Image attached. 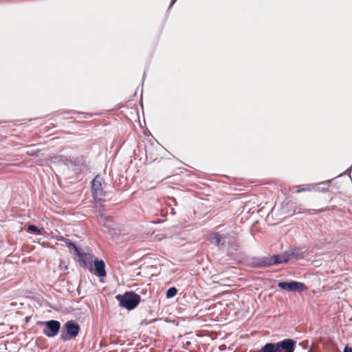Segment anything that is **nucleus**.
Segmentation results:
<instances>
[{"instance_id": "1", "label": "nucleus", "mask_w": 352, "mask_h": 352, "mask_svg": "<svg viewBox=\"0 0 352 352\" xmlns=\"http://www.w3.org/2000/svg\"><path fill=\"white\" fill-rule=\"evenodd\" d=\"M295 342L285 339L277 343H267L263 346L262 352H294Z\"/></svg>"}, {"instance_id": "2", "label": "nucleus", "mask_w": 352, "mask_h": 352, "mask_svg": "<svg viewBox=\"0 0 352 352\" xmlns=\"http://www.w3.org/2000/svg\"><path fill=\"white\" fill-rule=\"evenodd\" d=\"M120 307L128 310L133 309L138 306L140 301V296L134 292H126L123 295L119 294L116 296Z\"/></svg>"}, {"instance_id": "3", "label": "nucleus", "mask_w": 352, "mask_h": 352, "mask_svg": "<svg viewBox=\"0 0 352 352\" xmlns=\"http://www.w3.org/2000/svg\"><path fill=\"white\" fill-rule=\"evenodd\" d=\"M92 194L96 201H100L104 195L102 189V179L97 175L92 181Z\"/></svg>"}, {"instance_id": "4", "label": "nucleus", "mask_w": 352, "mask_h": 352, "mask_svg": "<svg viewBox=\"0 0 352 352\" xmlns=\"http://www.w3.org/2000/svg\"><path fill=\"white\" fill-rule=\"evenodd\" d=\"M278 286L284 290L289 292H301L307 290V286L300 282L291 281V282H280Z\"/></svg>"}, {"instance_id": "5", "label": "nucleus", "mask_w": 352, "mask_h": 352, "mask_svg": "<svg viewBox=\"0 0 352 352\" xmlns=\"http://www.w3.org/2000/svg\"><path fill=\"white\" fill-rule=\"evenodd\" d=\"M41 324H44L46 328L43 329V333L47 337H54L60 330V324L57 320H49L42 322Z\"/></svg>"}, {"instance_id": "6", "label": "nucleus", "mask_w": 352, "mask_h": 352, "mask_svg": "<svg viewBox=\"0 0 352 352\" xmlns=\"http://www.w3.org/2000/svg\"><path fill=\"white\" fill-rule=\"evenodd\" d=\"M289 260V256L286 254L274 255L270 257H265L262 258L261 265L262 266H270L272 265H276L283 263H286Z\"/></svg>"}, {"instance_id": "7", "label": "nucleus", "mask_w": 352, "mask_h": 352, "mask_svg": "<svg viewBox=\"0 0 352 352\" xmlns=\"http://www.w3.org/2000/svg\"><path fill=\"white\" fill-rule=\"evenodd\" d=\"M65 328L67 333L73 338L77 336L80 331L79 325L72 320L68 321L65 324Z\"/></svg>"}, {"instance_id": "8", "label": "nucleus", "mask_w": 352, "mask_h": 352, "mask_svg": "<svg viewBox=\"0 0 352 352\" xmlns=\"http://www.w3.org/2000/svg\"><path fill=\"white\" fill-rule=\"evenodd\" d=\"M95 272L94 274L99 277H104L107 274L105 271V264L103 261L94 259V261Z\"/></svg>"}, {"instance_id": "9", "label": "nucleus", "mask_w": 352, "mask_h": 352, "mask_svg": "<svg viewBox=\"0 0 352 352\" xmlns=\"http://www.w3.org/2000/svg\"><path fill=\"white\" fill-rule=\"evenodd\" d=\"M76 254L79 257V262L84 267H87L94 257L92 254L81 253L80 251Z\"/></svg>"}, {"instance_id": "10", "label": "nucleus", "mask_w": 352, "mask_h": 352, "mask_svg": "<svg viewBox=\"0 0 352 352\" xmlns=\"http://www.w3.org/2000/svg\"><path fill=\"white\" fill-rule=\"evenodd\" d=\"M294 188H296V192L297 193H300L302 192L311 191V188H313V185L304 184V185L294 186Z\"/></svg>"}, {"instance_id": "11", "label": "nucleus", "mask_w": 352, "mask_h": 352, "mask_svg": "<svg viewBox=\"0 0 352 352\" xmlns=\"http://www.w3.org/2000/svg\"><path fill=\"white\" fill-rule=\"evenodd\" d=\"M222 240H223V236L216 232L213 234V236H212V241H213V243L216 245H221L222 244H223L224 242H222Z\"/></svg>"}, {"instance_id": "12", "label": "nucleus", "mask_w": 352, "mask_h": 352, "mask_svg": "<svg viewBox=\"0 0 352 352\" xmlns=\"http://www.w3.org/2000/svg\"><path fill=\"white\" fill-rule=\"evenodd\" d=\"M61 240L65 242V243L67 245L68 248L74 249L76 254L78 253L79 250L74 243L70 241L69 239H62Z\"/></svg>"}, {"instance_id": "13", "label": "nucleus", "mask_w": 352, "mask_h": 352, "mask_svg": "<svg viewBox=\"0 0 352 352\" xmlns=\"http://www.w3.org/2000/svg\"><path fill=\"white\" fill-rule=\"evenodd\" d=\"M177 289L175 287L169 288L166 294V296L168 298H172L177 294Z\"/></svg>"}, {"instance_id": "14", "label": "nucleus", "mask_w": 352, "mask_h": 352, "mask_svg": "<svg viewBox=\"0 0 352 352\" xmlns=\"http://www.w3.org/2000/svg\"><path fill=\"white\" fill-rule=\"evenodd\" d=\"M28 230L32 232H34L36 234H41V230L38 229L36 226L34 225H30L28 226Z\"/></svg>"}, {"instance_id": "15", "label": "nucleus", "mask_w": 352, "mask_h": 352, "mask_svg": "<svg viewBox=\"0 0 352 352\" xmlns=\"http://www.w3.org/2000/svg\"><path fill=\"white\" fill-rule=\"evenodd\" d=\"M344 352H352V348L348 346H346Z\"/></svg>"}, {"instance_id": "16", "label": "nucleus", "mask_w": 352, "mask_h": 352, "mask_svg": "<svg viewBox=\"0 0 352 352\" xmlns=\"http://www.w3.org/2000/svg\"><path fill=\"white\" fill-rule=\"evenodd\" d=\"M27 153H28V155H34V153H30V152H28Z\"/></svg>"}, {"instance_id": "17", "label": "nucleus", "mask_w": 352, "mask_h": 352, "mask_svg": "<svg viewBox=\"0 0 352 352\" xmlns=\"http://www.w3.org/2000/svg\"><path fill=\"white\" fill-rule=\"evenodd\" d=\"M63 340H67L68 339L67 338H63Z\"/></svg>"}]
</instances>
